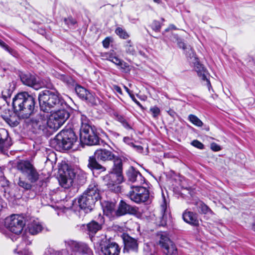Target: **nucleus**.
<instances>
[{"instance_id": "1a4fd4ad", "label": "nucleus", "mask_w": 255, "mask_h": 255, "mask_svg": "<svg viewBox=\"0 0 255 255\" xmlns=\"http://www.w3.org/2000/svg\"><path fill=\"white\" fill-rule=\"evenodd\" d=\"M4 225L9 231L18 235L22 231L24 223L21 217L13 215L5 219Z\"/></svg>"}, {"instance_id": "4be33fe9", "label": "nucleus", "mask_w": 255, "mask_h": 255, "mask_svg": "<svg viewBox=\"0 0 255 255\" xmlns=\"http://www.w3.org/2000/svg\"><path fill=\"white\" fill-rule=\"evenodd\" d=\"M115 204L113 202L105 201L102 203L103 212L109 218L115 217Z\"/></svg>"}, {"instance_id": "c03bdc74", "label": "nucleus", "mask_w": 255, "mask_h": 255, "mask_svg": "<svg viewBox=\"0 0 255 255\" xmlns=\"http://www.w3.org/2000/svg\"><path fill=\"white\" fill-rule=\"evenodd\" d=\"M111 39L110 37H107L103 41V45L105 48H108L109 47Z\"/></svg>"}, {"instance_id": "864d4df0", "label": "nucleus", "mask_w": 255, "mask_h": 255, "mask_svg": "<svg viewBox=\"0 0 255 255\" xmlns=\"http://www.w3.org/2000/svg\"><path fill=\"white\" fill-rule=\"evenodd\" d=\"M168 113L169 115H170L171 117H173L175 114V112L172 110H170L168 112Z\"/></svg>"}, {"instance_id": "2f4dec72", "label": "nucleus", "mask_w": 255, "mask_h": 255, "mask_svg": "<svg viewBox=\"0 0 255 255\" xmlns=\"http://www.w3.org/2000/svg\"><path fill=\"white\" fill-rule=\"evenodd\" d=\"M10 138L8 137V133L6 130L4 128L0 129V143L9 142Z\"/></svg>"}, {"instance_id": "37998d69", "label": "nucleus", "mask_w": 255, "mask_h": 255, "mask_svg": "<svg viewBox=\"0 0 255 255\" xmlns=\"http://www.w3.org/2000/svg\"><path fill=\"white\" fill-rule=\"evenodd\" d=\"M151 27L153 30H154V31H159L161 28V25L158 21L154 20L152 23Z\"/></svg>"}, {"instance_id": "79ce46f5", "label": "nucleus", "mask_w": 255, "mask_h": 255, "mask_svg": "<svg viewBox=\"0 0 255 255\" xmlns=\"http://www.w3.org/2000/svg\"><path fill=\"white\" fill-rule=\"evenodd\" d=\"M12 91L9 89L7 88L4 89L1 92L2 96L4 99H6V98L10 97Z\"/></svg>"}, {"instance_id": "473e14b6", "label": "nucleus", "mask_w": 255, "mask_h": 255, "mask_svg": "<svg viewBox=\"0 0 255 255\" xmlns=\"http://www.w3.org/2000/svg\"><path fill=\"white\" fill-rule=\"evenodd\" d=\"M177 44L179 48H182L185 51L186 53V54L188 57L190 58L192 56L191 49L192 51L193 50L190 46L187 47L181 40H178Z\"/></svg>"}, {"instance_id": "412c9836", "label": "nucleus", "mask_w": 255, "mask_h": 255, "mask_svg": "<svg viewBox=\"0 0 255 255\" xmlns=\"http://www.w3.org/2000/svg\"><path fill=\"white\" fill-rule=\"evenodd\" d=\"M84 193L86 194V195L92 199L95 202L100 198L99 191L97 185L95 183L90 184Z\"/></svg>"}, {"instance_id": "5fc2aeb1", "label": "nucleus", "mask_w": 255, "mask_h": 255, "mask_svg": "<svg viewBox=\"0 0 255 255\" xmlns=\"http://www.w3.org/2000/svg\"><path fill=\"white\" fill-rule=\"evenodd\" d=\"M169 28L172 29H176V27L173 24L170 25L169 26Z\"/></svg>"}, {"instance_id": "4468645a", "label": "nucleus", "mask_w": 255, "mask_h": 255, "mask_svg": "<svg viewBox=\"0 0 255 255\" xmlns=\"http://www.w3.org/2000/svg\"><path fill=\"white\" fill-rule=\"evenodd\" d=\"M191 51L192 54V56L190 58V62L194 63V69L197 72L198 76L202 80L207 82V85L209 88L211 85L209 80L207 78L208 72L206 71L204 67L199 63L198 59L195 56L193 51L191 49Z\"/></svg>"}, {"instance_id": "c9c22d12", "label": "nucleus", "mask_w": 255, "mask_h": 255, "mask_svg": "<svg viewBox=\"0 0 255 255\" xmlns=\"http://www.w3.org/2000/svg\"><path fill=\"white\" fill-rule=\"evenodd\" d=\"M143 145H144V147L141 146L139 145L132 144V147L133 149L136 150L138 152L146 154L148 152V147L147 144Z\"/></svg>"}, {"instance_id": "f8f14e48", "label": "nucleus", "mask_w": 255, "mask_h": 255, "mask_svg": "<svg viewBox=\"0 0 255 255\" xmlns=\"http://www.w3.org/2000/svg\"><path fill=\"white\" fill-rule=\"evenodd\" d=\"M75 92L80 98L86 101L92 105H98L101 103L99 98L95 97L88 90L79 85L76 86Z\"/></svg>"}, {"instance_id": "49530a36", "label": "nucleus", "mask_w": 255, "mask_h": 255, "mask_svg": "<svg viewBox=\"0 0 255 255\" xmlns=\"http://www.w3.org/2000/svg\"><path fill=\"white\" fill-rule=\"evenodd\" d=\"M210 148L214 151H218L221 149V147L218 144H210Z\"/></svg>"}, {"instance_id": "20e7f679", "label": "nucleus", "mask_w": 255, "mask_h": 255, "mask_svg": "<svg viewBox=\"0 0 255 255\" xmlns=\"http://www.w3.org/2000/svg\"><path fill=\"white\" fill-rule=\"evenodd\" d=\"M80 143H100V139L94 132L91 122L85 115H81L80 129Z\"/></svg>"}, {"instance_id": "bb28decb", "label": "nucleus", "mask_w": 255, "mask_h": 255, "mask_svg": "<svg viewBox=\"0 0 255 255\" xmlns=\"http://www.w3.org/2000/svg\"><path fill=\"white\" fill-rule=\"evenodd\" d=\"M127 204L123 200H121L118 208L116 210L115 216L120 217L126 215L127 213Z\"/></svg>"}, {"instance_id": "680f3d73", "label": "nucleus", "mask_w": 255, "mask_h": 255, "mask_svg": "<svg viewBox=\"0 0 255 255\" xmlns=\"http://www.w3.org/2000/svg\"><path fill=\"white\" fill-rule=\"evenodd\" d=\"M139 54H140L141 55H142V56H145V55L144 53H143V52H141V51H139Z\"/></svg>"}, {"instance_id": "dca6fc26", "label": "nucleus", "mask_w": 255, "mask_h": 255, "mask_svg": "<svg viewBox=\"0 0 255 255\" xmlns=\"http://www.w3.org/2000/svg\"><path fill=\"white\" fill-rule=\"evenodd\" d=\"M33 127L43 132H51V130L49 128V120L47 116L40 115L38 116L33 122Z\"/></svg>"}, {"instance_id": "c85d7f7f", "label": "nucleus", "mask_w": 255, "mask_h": 255, "mask_svg": "<svg viewBox=\"0 0 255 255\" xmlns=\"http://www.w3.org/2000/svg\"><path fill=\"white\" fill-rule=\"evenodd\" d=\"M58 78L69 86H74L76 85L75 81L69 75L59 74L58 75Z\"/></svg>"}, {"instance_id": "a211bd4d", "label": "nucleus", "mask_w": 255, "mask_h": 255, "mask_svg": "<svg viewBox=\"0 0 255 255\" xmlns=\"http://www.w3.org/2000/svg\"><path fill=\"white\" fill-rule=\"evenodd\" d=\"M78 203L80 208L87 212L91 211L95 203L94 200H92V199H91L86 195V194L84 193L78 199Z\"/></svg>"}, {"instance_id": "338daca9", "label": "nucleus", "mask_w": 255, "mask_h": 255, "mask_svg": "<svg viewBox=\"0 0 255 255\" xmlns=\"http://www.w3.org/2000/svg\"><path fill=\"white\" fill-rule=\"evenodd\" d=\"M81 146L82 148H84V144H81Z\"/></svg>"}, {"instance_id": "603ef678", "label": "nucleus", "mask_w": 255, "mask_h": 255, "mask_svg": "<svg viewBox=\"0 0 255 255\" xmlns=\"http://www.w3.org/2000/svg\"><path fill=\"white\" fill-rule=\"evenodd\" d=\"M115 90L117 92H118L120 94H122V90L121 89L120 87H119V86H115Z\"/></svg>"}, {"instance_id": "0eeeda50", "label": "nucleus", "mask_w": 255, "mask_h": 255, "mask_svg": "<svg viewBox=\"0 0 255 255\" xmlns=\"http://www.w3.org/2000/svg\"><path fill=\"white\" fill-rule=\"evenodd\" d=\"M69 113L65 110L52 113L48 118L49 128L51 131L58 129L69 117Z\"/></svg>"}, {"instance_id": "8fccbe9b", "label": "nucleus", "mask_w": 255, "mask_h": 255, "mask_svg": "<svg viewBox=\"0 0 255 255\" xmlns=\"http://www.w3.org/2000/svg\"><path fill=\"white\" fill-rule=\"evenodd\" d=\"M128 52L132 55H134L136 52L135 49L130 45L128 46Z\"/></svg>"}, {"instance_id": "de8ad7c7", "label": "nucleus", "mask_w": 255, "mask_h": 255, "mask_svg": "<svg viewBox=\"0 0 255 255\" xmlns=\"http://www.w3.org/2000/svg\"><path fill=\"white\" fill-rule=\"evenodd\" d=\"M111 61L117 65H120L122 64V62H121V60L119 58H118L117 57H113L112 58V59L111 60Z\"/></svg>"}, {"instance_id": "a18cd8bd", "label": "nucleus", "mask_w": 255, "mask_h": 255, "mask_svg": "<svg viewBox=\"0 0 255 255\" xmlns=\"http://www.w3.org/2000/svg\"><path fill=\"white\" fill-rule=\"evenodd\" d=\"M121 237L123 240V242L125 244V247L124 248V251L126 250V246H127V245L128 244V234H127L126 233H123L122 235H121Z\"/></svg>"}, {"instance_id": "69168bd1", "label": "nucleus", "mask_w": 255, "mask_h": 255, "mask_svg": "<svg viewBox=\"0 0 255 255\" xmlns=\"http://www.w3.org/2000/svg\"><path fill=\"white\" fill-rule=\"evenodd\" d=\"M124 87H125V89L126 91L127 92H128V88L127 87H126V86H125Z\"/></svg>"}, {"instance_id": "f03ea898", "label": "nucleus", "mask_w": 255, "mask_h": 255, "mask_svg": "<svg viewBox=\"0 0 255 255\" xmlns=\"http://www.w3.org/2000/svg\"><path fill=\"white\" fill-rule=\"evenodd\" d=\"M12 107L22 119L28 118L35 110V98L27 92L18 93L12 99Z\"/></svg>"}, {"instance_id": "6ab92c4d", "label": "nucleus", "mask_w": 255, "mask_h": 255, "mask_svg": "<svg viewBox=\"0 0 255 255\" xmlns=\"http://www.w3.org/2000/svg\"><path fill=\"white\" fill-rule=\"evenodd\" d=\"M101 250L105 255H119L120 251L118 245L115 243H110L102 246Z\"/></svg>"}, {"instance_id": "39448f33", "label": "nucleus", "mask_w": 255, "mask_h": 255, "mask_svg": "<svg viewBox=\"0 0 255 255\" xmlns=\"http://www.w3.org/2000/svg\"><path fill=\"white\" fill-rule=\"evenodd\" d=\"M85 174L80 170L68 169L64 175L61 174L59 178L60 185L64 188H69L73 183L81 184L85 180Z\"/></svg>"}, {"instance_id": "6e6552de", "label": "nucleus", "mask_w": 255, "mask_h": 255, "mask_svg": "<svg viewBox=\"0 0 255 255\" xmlns=\"http://www.w3.org/2000/svg\"><path fill=\"white\" fill-rule=\"evenodd\" d=\"M17 169L24 175L27 179L31 183L37 181L39 178V174L28 161L22 160L17 163Z\"/></svg>"}, {"instance_id": "7c9ffc66", "label": "nucleus", "mask_w": 255, "mask_h": 255, "mask_svg": "<svg viewBox=\"0 0 255 255\" xmlns=\"http://www.w3.org/2000/svg\"><path fill=\"white\" fill-rule=\"evenodd\" d=\"M188 120L194 126L201 127L203 126V123L195 115L190 114L188 117Z\"/></svg>"}, {"instance_id": "774afa93", "label": "nucleus", "mask_w": 255, "mask_h": 255, "mask_svg": "<svg viewBox=\"0 0 255 255\" xmlns=\"http://www.w3.org/2000/svg\"><path fill=\"white\" fill-rule=\"evenodd\" d=\"M169 29H170V28H167V29H165V31H168L169 30Z\"/></svg>"}, {"instance_id": "4d7b16f0", "label": "nucleus", "mask_w": 255, "mask_h": 255, "mask_svg": "<svg viewBox=\"0 0 255 255\" xmlns=\"http://www.w3.org/2000/svg\"><path fill=\"white\" fill-rule=\"evenodd\" d=\"M191 143H198V144H199V143H201V142H200V141H198L197 140H194Z\"/></svg>"}, {"instance_id": "052dcab7", "label": "nucleus", "mask_w": 255, "mask_h": 255, "mask_svg": "<svg viewBox=\"0 0 255 255\" xmlns=\"http://www.w3.org/2000/svg\"><path fill=\"white\" fill-rule=\"evenodd\" d=\"M128 132L130 131H131V132L133 131V129H132V128H130L129 126H128Z\"/></svg>"}, {"instance_id": "423d86ee", "label": "nucleus", "mask_w": 255, "mask_h": 255, "mask_svg": "<svg viewBox=\"0 0 255 255\" xmlns=\"http://www.w3.org/2000/svg\"><path fill=\"white\" fill-rule=\"evenodd\" d=\"M128 197L136 203H144L148 201L149 193L146 188L142 186V185H130Z\"/></svg>"}, {"instance_id": "f704fd0d", "label": "nucleus", "mask_w": 255, "mask_h": 255, "mask_svg": "<svg viewBox=\"0 0 255 255\" xmlns=\"http://www.w3.org/2000/svg\"><path fill=\"white\" fill-rule=\"evenodd\" d=\"M137 249L138 244L137 241L128 236V250H131L134 252H137Z\"/></svg>"}, {"instance_id": "13d9d810", "label": "nucleus", "mask_w": 255, "mask_h": 255, "mask_svg": "<svg viewBox=\"0 0 255 255\" xmlns=\"http://www.w3.org/2000/svg\"><path fill=\"white\" fill-rule=\"evenodd\" d=\"M3 207V205H2V202L0 201V211L2 210Z\"/></svg>"}, {"instance_id": "a19ab883", "label": "nucleus", "mask_w": 255, "mask_h": 255, "mask_svg": "<svg viewBox=\"0 0 255 255\" xmlns=\"http://www.w3.org/2000/svg\"><path fill=\"white\" fill-rule=\"evenodd\" d=\"M150 111L151 112L154 118H156L160 112V109L156 106L150 108Z\"/></svg>"}, {"instance_id": "a878e982", "label": "nucleus", "mask_w": 255, "mask_h": 255, "mask_svg": "<svg viewBox=\"0 0 255 255\" xmlns=\"http://www.w3.org/2000/svg\"><path fill=\"white\" fill-rule=\"evenodd\" d=\"M167 210V205L165 201L160 206L161 217H160V221L159 223V226H164L166 224V212Z\"/></svg>"}, {"instance_id": "e433bc0d", "label": "nucleus", "mask_w": 255, "mask_h": 255, "mask_svg": "<svg viewBox=\"0 0 255 255\" xmlns=\"http://www.w3.org/2000/svg\"><path fill=\"white\" fill-rule=\"evenodd\" d=\"M128 214L134 215L137 217L140 216V213L138 208L136 207L130 206L128 205Z\"/></svg>"}, {"instance_id": "e2e57ef3", "label": "nucleus", "mask_w": 255, "mask_h": 255, "mask_svg": "<svg viewBox=\"0 0 255 255\" xmlns=\"http://www.w3.org/2000/svg\"><path fill=\"white\" fill-rule=\"evenodd\" d=\"M253 230L255 231V222L253 225Z\"/></svg>"}, {"instance_id": "6e6d98bb", "label": "nucleus", "mask_w": 255, "mask_h": 255, "mask_svg": "<svg viewBox=\"0 0 255 255\" xmlns=\"http://www.w3.org/2000/svg\"><path fill=\"white\" fill-rule=\"evenodd\" d=\"M118 119H119V121L120 122H121V123H124V119H123V118L122 116H121L120 117H119V118H118Z\"/></svg>"}, {"instance_id": "4c0bfd02", "label": "nucleus", "mask_w": 255, "mask_h": 255, "mask_svg": "<svg viewBox=\"0 0 255 255\" xmlns=\"http://www.w3.org/2000/svg\"><path fill=\"white\" fill-rule=\"evenodd\" d=\"M0 46L2 47L4 50L7 51L10 54L14 55L15 53V51L9 47L5 42L1 40H0Z\"/></svg>"}, {"instance_id": "ea45409f", "label": "nucleus", "mask_w": 255, "mask_h": 255, "mask_svg": "<svg viewBox=\"0 0 255 255\" xmlns=\"http://www.w3.org/2000/svg\"><path fill=\"white\" fill-rule=\"evenodd\" d=\"M116 34L118 35L121 38L126 39L128 37V34L126 31L124 30L121 27H118L115 31Z\"/></svg>"}, {"instance_id": "2eb2a0df", "label": "nucleus", "mask_w": 255, "mask_h": 255, "mask_svg": "<svg viewBox=\"0 0 255 255\" xmlns=\"http://www.w3.org/2000/svg\"><path fill=\"white\" fill-rule=\"evenodd\" d=\"M144 182V178L138 170L133 166H130L128 168V185H142Z\"/></svg>"}, {"instance_id": "58836bf2", "label": "nucleus", "mask_w": 255, "mask_h": 255, "mask_svg": "<svg viewBox=\"0 0 255 255\" xmlns=\"http://www.w3.org/2000/svg\"><path fill=\"white\" fill-rule=\"evenodd\" d=\"M89 249L86 244L83 243H79L77 252L80 253H87Z\"/></svg>"}, {"instance_id": "b1692460", "label": "nucleus", "mask_w": 255, "mask_h": 255, "mask_svg": "<svg viewBox=\"0 0 255 255\" xmlns=\"http://www.w3.org/2000/svg\"><path fill=\"white\" fill-rule=\"evenodd\" d=\"M43 229L41 224L38 221L33 220L28 224L27 230L31 235H36L40 232Z\"/></svg>"}, {"instance_id": "f257e3e1", "label": "nucleus", "mask_w": 255, "mask_h": 255, "mask_svg": "<svg viewBox=\"0 0 255 255\" xmlns=\"http://www.w3.org/2000/svg\"><path fill=\"white\" fill-rule=\"evenodd\" d=\"M95 158L90 157L89 159L88 166L92 168L101 171H105L106 168L98 163L96 158L98 160L104 161L111 160L114 159L113 171L104 176L105 180L108 188L113 191L118 192L121 188L119 184L123 181L122 175L123 165L121 158H115L114 155L111 151L106 149H100L95 152Z\"/></svg>"}, {"instance_id": "9b49d317", "label": "nucleus", "mask_w": 255, "mask_h": 255, "mask_svg": "<svg viewBox=\"0 0 255 255\" xmlns=\"http://www.w3.org/2000/svg\"><path fill=\"white\" fill-rule=\"evenodd\" d=\"M158 243L163 249V252L166 255H177V251L175 245L165 234L159 233L157 235Z\"/></svg>"}, {"instance_id": "c756f323", "label": "nucleus", "mask_w": 255, "mask_h": 255, "mask_svg": "<svg viewBox=\"0 0 255 255\" xmlns=\"http://www.w3.org/2000/svg\"><path fill=\"white\" fill-rule=\"evenodd\" d=\"M197 210L199 212L203 214L212 213V210L203 202L199 201L196 203Z\"/></svg>"}, {"instance_id": "393cba45", "label": "nucleus", "mask_w": 255, "mask_h": 255, "mask_svg": "<svg viewBox=\"0 0 255 255\" xmlns=\"http://www.w3.org/2000/svg\"><path fill=\"white\" fill-rule=\"evenodd\" d=\"M52 147L55 148L57 151L64 152L67 151H75L77 150V148H74L75 144H52Z\"/></svg>"}, {"instance_id": "3c124183", "label": "nucleus", "mask_w": 255, "mask_h": 255, "mask_svg": "<svg viewBox=\"0 0 255 255\" xmlns=\"http://www.w3.org/2000/svg\"><path fill=\"white\" fill-rule=\"evenodd\" d=\"M192 145L200 149H202L204 148V144H192Z\"/></svg>"}, {"instance_id": "72a5a7b5", "label": "nucleus", "mask_w": 255, "mask_h": 255, "mask_svg": "<svg viewBox=\"0 0 255 255\" xmlns=\"http://www.w3.org/2000/svg\"><path fill=\"white\" fill-rule=\"evenodd\" d=\"M17 184L20 187L23 188L24 191L30 190L32 188V185L30 183L25 181L20 177L19 178Z\"/></svg>"}, {"instance_id": "f3484780", "label": "nucleus", "mask_w": 255, "mask_h": 255, "mask_svg": "<svg viewBox=\"0 0 255 255\" xmlns=\"http://www.w3.org/2000/svg\"><path fill=\"white\" fill-rule=\"evenodd\" d=\"M5 115L1 114L2 118L11 127H16L19 124V116L17 113L12 112L9 110H5ZM20 117H21L20 116Z\"/></svg>"}, {"instance_id": "0e129e2a", "label": "nucleus", "mask_w": 255, "mask_h": 255, "mask_svg": "<svg viewBox=\"0 0 255 255\" xmlns=\"http://www.w3.org/2000/svg\"><path fill=\"white\" fill-rule=\"evenodd\" d=\"M206 131L209 130V127H206L204 128Z\"/></svg>"}, {"instance_id": "bf43d9fd", "label": "nucleus", "mask_w": 255, "mask_h": 255, "mask_svg": "<svg viewBox=\"0 0 255 255\" xmlns=\"http://www.w3.org/2000/svg\"><path fill=\"white\" fill-rule=\"evenodd\" d=\"M155 2L159 3L161 2V0H153Z\"/></svg>"}, {"instance_id": "ddd939ff", "label": "nucleus", "mask_w": 255, "mask_h": 255, "mask_svg": "<svg viewBox=\"0 0 255 255\" xmlns=\"http://www.w3.org/2000/svg\"><path fill=\"white\" fill-rule=\"evenodd\" d=\"M79 242L73 241H69L66 242V249H63L60 251H55L51 248L46 250L44 255H71L67 251L70 249L72 251L77 252L79 248ZM24 255H31L29 253H25Z\"/></svg>"}, {"instance_id": "7ed1b4c3", "label": "nucleus", "mask_w": 255, "mask_h": 255, "mask_svg": "<svg viewBox=\"0 0 255 255\" xmlns=\"http://www.w3.org/2000/svg\"><path fill=\"white\" fill-rule=\"evenodd\" d=\"M39 106L42 111L48 113L53 108H59L63 103L57 94L49 90L41 92L38 95Z\"/></svg>"}, {"instance_id": "cd10ccee", "label": "nucleus", "mask_w": 255, "mask_h": 255, "mask_svg": "<svg viewBox=\"0 0 255 255\" xmlns=\"http://www.w3.org/2000/svg\"><path fill=\"white\" fill-rule=\"evenodd\" d=\"M88 231L90 234H95L97 231L101 230L102 226L95 221H92L87 224Z\"/></svg>"}, {"instance_id": "9d476101", "label": "nucleus", "mask_w": 255, "mask_h": 255, "mask_svg": "<svg viewBox=\"0 0 255 255\" xmlns=\"http://www.w3.org/2000/svg\"><path fill=\"white\" fill-rule=\"evenodd\" d=\"M77 137L73 130H62L52 141V143H74Z\"/></svg>"}, {"instance_id": "aec40b11", "label": "nucleus", "mask_w": 255, "mask_h": 255, "mask_svg": "<svg viewBox=\"0 0 255 255\" xmlns=\"http://www.w3.org/2000/svg\"><path fill=\"white\" fill-rule=\"evenodd\" d=\"M20 79L23 84L37 88L38 81L34 75H31L30 73L21 74Z\"/></svg>"}, {"instance_id": "5701e85b", "label": "nucleus", "mask_w": 255, "mask_h": 255, "mask_svg": "<svg viewBox=\"0 0 255 255\" xmlns=\"http://www.w3.org/2000/svg\"><path fill=\"white\" fill-rule=\"evenodd\" d=\"M183 218L185 222L192 225L197 226L199 224L196 215L192 212L185 211Z\"/></svg>"}, {"instance_id": "09e8293b", "label": "nucleus", "mask_w": 255, "mask_h": 255, "mask_svg": "<svg viewBox=\"0 0 255 255\" xmlns=\"http://www.w3.org/2000/svg\"><path fill=\"white\" fill-rule=\"evenodd\" d=\"M128 95L130 96V98H131V99L133 101H134L135 103H136L138 106H139L140 107H141V105H140V104L139 103V102L135 98L134 95H133L132 94H131L130 92H129V90H128Z\"/></svg>"}]
</instances>
